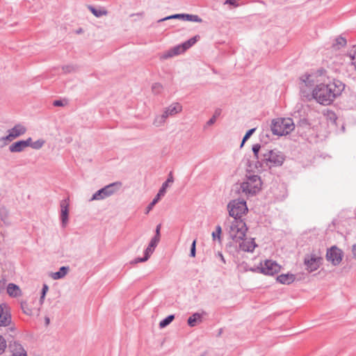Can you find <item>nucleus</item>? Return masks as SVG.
I'll list each match as a JSON object with an SVG mask.
<instances>
[{
    "label": "nucleus",
    "instance_id": "obj_10",
    "mask_svg": "<svg viewBox=\"0 0 356 356\" xmlns=\"http://www.w3.org/2000/svg\"><path fill=\"white\" fill-rule=\"evenodd\" d=\"M343 257V252L341 249L334 245L327 250L326 253V259L330 261L334 266L339 265Z\"/></svg>",
    "mask_w": 356,
    "mask_h": 356
},
{
    "label": "nucleus",
    "instance_id": "obj_18",
    "mask_svg": "<svg viewBox=\"0 0 356 356\" xmlns=\"http://www.w3.org/2000/svg\"><path fill=\"white\" fill-rule=\"evenodd\" d=\"M238 242L239 243V249L243 252H252L257 247L254 238H250L248 240L243 238Z\"/></svg>",
    "mask_w": 356,
    "mask_h": 356
},
{
    "label": "nucleus",
    "instance_id": "obj_35",
    "mask_svg": "<svg viewBox=\"0 0 356 356\" xmlns=\"http://www.w3.org/2000/svg\"><path fill=\"white\" fill-rule=\"evenodd\" d=\"M45 141L42 139L37 140L36 141L33 142V143L31 144V147L34 149H40V148L42 147Z\"/></svg>",
    "mask_w": 356,
    "mask_h": 356
},
{
    "label": "nucleus",
    "instance_id": "obj_4",
    "mask_svg": "<svg viewBox=\"0 0 356 356\" xmlns=\"http://www.w3.org/2000/svg\"><path fill=\"white\" fill-rule=\"evenodd\" d=\"M284 159L285 157L281 152L273 149L264 153L261 161H258V163L262 168H271L282 165Z\"/></svg>",
    "mask_w": 356,
    "mask_h": 356
},
{
    "label": "nucleus",
    "instance_id": "obj_40",
    "mask_svg": "<svg viewBox=\"0 0 356 356\" xmlns=\"http://www.w3.org/2000/svg\"><path fill=\"white\" fill-rule=\"evenodd\" d=\"M6 346L7 344L5 339L0 335V355L4 353Z\"/></svg>",
    "mask_w": 356,
    "mask_h": 356
},
{
    "label": "nucleus",
    "instance_id": "obj_17",
    "mask_svg": "<svg viewBox=\"0 0 356 356\" xmlns=\"http://www.w3.org/2000/svg\"><path fill=\"white\" fill-rule=\"evenodd\" d=\"M186 50L185 49V47L183 44H178L177 46L173 47L169 50L164 52L160 57L161 59H168L175 56L179 55L185 52Z\"/></svg>",
    "mask_w": 356,
    "mask_h": 356
},
{
    "label": "nucleus",
    "instance_id": "obj_37",
    "mask_svg": "<svg viewBox=\"0 0 356 356\" xmlns=\"http://www.w3.org/2000/svg\"><path fill=\"white\" fill-rule=\"evenodd\" d=\"M260 149H261V145L259 144H255L252 146V152L254 154V156L257 160L261 159L259 157V155Z\"/></svg>",
    "mask_w": 356,
    "mask_h": 356
},
{
    "label": "nucleus",
    "instance_id": "obj_8",
    "mask_svg": "<svg viewBox=\"0 0 356 356\" xmlns=\"http://www.w3.org/2000/svg\"><path fill=\"white\" fill-rule=\"evenodd\" d=\"M120 184L118 182L113 183L98 190L92 195V197L90 199V201L102 200L111 196L116 191L115 187Z\"/></svg>",
    "mask_w": 356,
    "mask_h": 356
},
{
    "label": "nucleus",
    "instance_id": "obj_2",
    "mask_svg": "<svg viewBox=\"0 0 356 356\" xmlns=\"http://www.w3.org/2000/svg\"><path fill=\"white\" fill-rule=\"evenodd\" d=\"M225 225L229 237L235 242L238 243L245 236L248 228L245 222L242 219L236 218L232 221L228 220Z\"/></svg>",
    "mask_w": 356,
    "mask_h": 356
},
{
    "label": "nucleus",
    "instance_id": "obj_11",
    "mask_svg": "<svg viewBox=\"0 0 356 356\" xmlns=\"http://www.w3.org/2000/svg\"><path fill=\"white\" fill-rule=\"evenodd\" d=\"M281 270V266L275 261L266 260L264 264H261V272L268 275H273L278 273Z\"/></svg>",
    "mask_w": 356,
    "mask_h": 356
},
{
    "label": "nucleus",
    "instance_id": "obj_24",
    "mask_svg": "<svg viewBox=\"0 0 356 356\" xmlns=\"http://www.w3.org/2000/svg\"><path fill=\"white\" fill-rule=\"evenodd\" d=\"M26 143H25L24 140H19L13 143L9 147V150L11 152H21L24 149V148H26Z\"/></svg>",
    "mask_w": 356,
    "mask_h": 356
},
{
    "label": "nucleus",
    "instance_id": "obj_54",
    "mask_svg": "<svg viewBox=\"0 0 356 356\" xmlns=\"http://www.w3.org/2000/svg\"><path fill=\"white\" fill-rule=\"evenodd\" d=\"M24 313L28 314V315H31V313L28 312V309H26V310H24Z\"/></svg>",
    "mask_w": 356,
    "mask_h": 356
},
{
    "label": "nucleus",
    "instance_id": "obj_50",
    "mask_svg": "<svg viewBox=\"0 0 356 356\" xmlns=\"http://www.w3.org/2000/svg\"><path fill=\"white\" fill-rule=\"evenodd\" d=\"M218 255H219V257H220V258L221 261H222L223 263H225V258H224L223 255H222L220 252H219V253H218Z\"/></svg>",
    "mask_w": 356,
    "mask_h": 356
},
{
    "label": "nucleus",
    "instance_id": "obj_12",
    "mask_svg": "<svg viewBox=\"0 0 356 356\" xmlns=\"http://www.w3.org/2000/svg\"><path fill=\"white\" fill-rule=\"evenodd\" d=\"M169 19H183L185 21L194 22H202V19L196 15L191 14H175L167 16L158 20V22H162Z\"/></svg>",
    "mask_w": 356,
    "mask_h": 356
},
{
    "label": "nucleus",
    "instance_id": "obj_47",
    "mask_svg": "<svg viewBox=\"0 0 356 356\" xmlns=\"http://www.w3.org/2000/svg\"><path fill=\"white\" fill-rule=\"evenodd\" d=\"M24 142H25V143H26V147H31V144L33 143L31 138H29L28 139L24 140Z\"/></svg>",
    "mask_w": 356,
    "mask_h": 356
},
{
    "label": "nucleus",
    "instance_id": "obj_31",
    "mask_svg": "<svg viewBox=\"0 0 356 356\" xmlns=\"http://www.w3.org/2000/svg\"><path fill=\"white\" fill-rule=\"evenodd\" d=\"M175 319V315H169L164 319L160 321L159 323V327L161 328H163L168 325L173 320Z\"/></svg>",
    "mask_w": 356,
    "mask_h": 356
},
{
    "label": "nucleus",
    "instance_id": "obj_23",
    "mask_svg": "<svg viewBox=\"0 0 356 356\" xmlns=\"http://www.w3.org/2000/svg\"><path fill=\"white\" fill-rule=\"evenodd\" d=\"M70 268L68 266H62L60 268L58 271L52 273L50 276L53 280H60L63 278L67 274Z\"/></svg>",
    "mask_w": 356,
    "mask_h": 356
},
{
    "label": "nucleus",
    "instance_id": "obj_45",
    "mask_svg": "<svg viewBox=\"0 0 356 356\" xmlns=\"http://www.w3.org/2000/svg\"><path fill=\"white\" fill-rule=\"evenodd\" d=\"M160 229H161V225H158L156 228L155 231V236L154 237H157V240L160 241Z\"/></svg>",
    "mask_w": 356,
    "mask_h": 356
},
{
    "label": "nucleus",
    "instance_id": "obj_36",
    "mask_svg": "<svg viewBox=\"0 0 356 356\" xmlns=\"http://www.w3.org/2000/svg\"><path fill=\"white\" fill-rule=\"evenodd\" d=\"M163 90V86L160 83H154L152 86V90L154 94H160Z\"/></svg>",
    "mask_w": 356,
    "mask_h": 356
},
{
    "label": "nucleus",
    "instance_id": "obj_43",
    "mask_svg": "<svg viewBox=\"0 0 356 356\" xmlns=\"http://www.w3.org/2000/svg\"><path fill=\"white\" fill-rule=\"evenodd\" d=\"M6 282L7 280L3 275L0 277V292L5 289Z\"/></svg>",
    "mask_w": 356,
    "mask_h": 356
},
{
    "label": "nucleus",
    "instance_id": "obj_22",
    "mask_svg": "<svg viewBox=\"0 0 356 356\" xmlns=\"http://www.w3.org/2000/svg\"><path fill=\"white\" fill-rule=\"evenodd\" d=\"M316 75L305 74L300 77V81L307 87H312L315 83Z\"/></svg>",
    "mask_w": 356,
    "mask_h": 356
},
{
    "label": "nucleus",
    "instance_id": "obj_6",
    "mask_svg": "<svg viewBox=\"0 0 356 356\" xmlns=\"http://www.w3.org/2000/svg\"><path fill=\"white\" fill-rule=\"evenodd\" d=\"M227 209L229 215L233 218V220H236V218L241 219L248 211V207L245 200L238 199L230 201L227 204Z\"/></svg>",
    "mask_w": 356,
    "mask_h": 356
},
{
    "label": "nucleus",
    "instance_id": "obj_39",
    "mask_svg": "<svg viewBox=\"0 0 356 356\" xmlns=\"http://www.w3.org/2000/svg\"><path fill=\"white\" fill-rule=\"evenodd\" d=\"M222 232L221 227L220 225H217L216 227V232L212 233L213 240H216V238L220 239V234Z\"/></svg>",
    "mask_w": 356,
    "mask_h": 356
},
{
    "label": "nucleus",
    "instance_id": "obj_52",
    "mask_svg": "<svg viewBox=\"0 0 356 356\" xmlns=\"http://www.w3.org/2000/svg\"><path fill=\"white\" fill-rule=\"evenodd\" d=\"M45 322H46V324H49V318L48 317L45 318Z\"/></svg>",
    "mask_w": 356,
    "mask_h": 356
},
{
    "label": "nucleus",
    "instance_id": "obj_53",
    "mask_svg": "<svg viewBox=\"0 0 356 356\" xmlns=\"http://www.w3.org/2000/svg\"><path fill=\"white\" fill-rule=\"evenodd\" d=\"M24 313L28 314V315H31V313L28 312V309H26V310H24Z\"/></svg>",
    "mask_w": 356,
    "mask_h": 356
},
{
    "label": "nucleus",
    "instance_id": "obj_21",
    "mask_svg": "<svg viewBox=\"0 0 356 356\" xmlns=\"http://www.w3.org/2000/svg\"><path fill=\"white\" fill-rule=\"evenodd\" d=\"M277 280L283 284H290L295 280V275L293 274H281L277 277Z\"/></svg>",
    "mask_w": 356,
    "mask_h": 356
},
{
    "label": "nucleus",
    "instance_id": "obj_41",
    "mask_svg": "<svg viewBox=\"0 0 356 356\" xmlns=\"http://www.w3.org/2000/svg\"><path fill=\"white\" fill-rule=\"evenodd\" d=\"M75 67L74 65H67L63 67V70L65 73H70L75 71Z\"/></svg>",
    "mask_w": 356,
    "mask_h": 356
},
{
    "label": "nucleus",
    "instance_id": "obj_26",
    "mask_svg": "<svg viewBox=\"0 0 356 356\" xmlns=\"http://www.w3.org/2000/svg\"><path fill=\"white\" fill-rule=\"evenodd\" d=\"M7 293L12 297H17L20 295L21 291L17 285L10 283L7 286Z\"/></svg>",
    "mask_w": 356,
    "mask_h": 356
},
{
    "label": "nucleus",
    "instance_id": "obj_13",
    "mask_svg": "<svg viewBox=\"0 0 356 356\" xmlns=\"http://www.w3.org/2000/svg\"><path fill=\"white\" fill-rule=\"evenodd\" d=\"M26 131V129L22 124H16L14 127L8 131V135L1 137V141H12L15 138L24 135Z\"/></svg>",
    "mask_w": 356,
    "mask_h": 356
},
{
    "label": "nucleus",
    "instance_id": "obj_32",
    "mask_svg": "<svg viewBox=\"0 0 356 356\" xmlns=\"http://www.w3.org/2000/svg\"><path fill=\"white\" fill-rule=\"evenodd\" d=\"M197 42V36L190 38L187 41L183 42V45L185 47V49L187 50L191 47Z\"/></svg>",
    "mask_w": 356,
    "mask_h": 356
},
{
    "label": "nucleus",
    "instance_id": "obj_28",
    "mask_svg": "<svg viewBox=\"0 0 356 356\" xmlns=\"http://www.w3.org/2000/svg\"><path fill=\"white\" fill-rule=\"evenodd\" d=\"M168 118L166 115H165L164 113H163L162 115H158L155 118L153 124L157 127H161L164 124L165 120Z\"/></svg>",
    "mask_w": 356,
    "mask_h": 356
},
{
    "label": "nucleus",
    "instance_id": "obj_33",
    "mask_svg": "<svg viewBox=\"0 0 356 356\" xmlns=\"http://www.w3.org/2000/svg\"><path fill=\"white\" fill-rule=\"evenodd\" d=\"M349 57L350 58L352 64L356 69V46H354L353 49L349 53Z\"/></svg>",
    "mask_w": 356,
    "mask_h": 356
},
{
    "label": "nucleus",
    "instance_id": "obj_25",
    "mask_svg": "<svg viewBox=\"0 0 356 356\" xmlns=\"http://www.w3.org/2000/svg\"><path fill=\"white\" fill-rule=\"evenodd\" d=\"M188 325L190 327H195L197 323L202 322V314L200 313H194L188 318Z\"/></svg>",
    "mask_w": 356,
    "mask_h": 356
},
{
    "label": "nucleus",
    "instance_id": "obj_34",
    "mask_svg": "<svg viewBox=\"0 0 356 356\" xmlns=\"http://www.w3.org/2000/svg\"><path fill=\"white\" fill-rule=\"evenodd\" d=\"M256 131V128H252L249 129L245 134V136L243 138L241 147H243L245 141L254 133Z\"/></svg>",
    "mask_w": 356,
    "mask_h": 356
},
{
    "label": "nucleus",
    "instance_id": "obj_1",
    "mask_svg": "<svg viewBox=\"0 0 356 356\" xmlns=\"http://www.w3.org/2000/svg\"><path fill=\"white\" fill-rule=\"evenodd\" d=\"M345 89V84L333 79L328 83H320L312 91V97L322 105H330Z\"/></svg>",
    "mask_w": 356,
    "mask_h": 356
},
{
    "label": "nucleus",
    "instance_id": "obj_46",
    "mask_svg": "<svg viewBox=\"0 0 356 356\" xmlns=\"http://www.w3.org/2000/svg\"><path fill=\"white\" fill-rule=\"evenodd\" d=\"M54 106H63L64 104L61 100H55L53 102Z\"/></svg>",
    "mask_w": 356,
    "mask_h": 356
},
{
    "label": "nucleus",
    "instance_id": "obj_30",
    "mask_svg": "<svg viewBox=\"0 0 356 356\" xmlns=\"http://www.w3.org/2000/svg\"><path fill=\"white\" fill-rule=\"evenodd\" d=\"M221 113L222 110L220 108H216L214 111L213 116L207 121L206 125L211 126L212 124H213L216 122L217 118H218L220 115Z\"/></svg>",
    "mask_w": 356,
    "mask_h": 356
},
{
    "label": "nucleus",
    "instance_id": "obj_7",
    "mask_svg": "<svg viewBox=\"0 0 356 356\" xmlns=\"http://www.w3.org/2000/svg\"><path fill=\"white\" fill-rule=\"evenodd\" d=\"M174 182V177L172 175V172H170L168 177L165 182L163 183L161 188L159 189L158 193L154 197L153 200L149 204V205L146 208L145 213L147 214L149 212L153 209L155 204L160 200L161 197L164 196L166 190L170 184Z\"/></svg>",
    "mask_w": 356,
    "mask_h": 356
},
{
    "label": "nucleus",
    "instance_id": "obj_16",
    "mask_svg": "<svg viewBox=\"0 0 356 356\" xmlns=\"http://www.w3.org/2000/svg\"><path fill=\"white\" fill-rule=\"evenodd\" d=\"M69 199H64L60 201V220L62 226L65 227L68 222V216H69Z\"/></svg>",
    "mask_w": 356,
    "mask_h": 356
},
{
    "label": "nucleus",
    "instance_id": "obj_42",
    "mask_svg": "<svg viewBox=\"0 0 356 356\" xmlns=\"http://www.w3.org/2000/svg\"><path fill=\"white\" fill-rule=\"evenodd\" d=\"M195 252H196V240H194L193 241L191 247L190 256L191 257H195Z\"/></svg>",
    "mask_w": 356,
    "mask_h": 356
},
{
    "label": "nucleus",
    "instance_id": "obj_29",
    "mask_svg": "<svg viewBox=\"0 0 356 356\" xmlns=\"http://www.w3.org/2000/svg\"><path fill=\"white\" fill-rule=\"evenodd\" d=\"M88 8L90 12L97 17H100L107 15V11L106 10L97 9L92 6H88Z\"/></svg>",
    "mask_w": 356,
    "mask_h": 356
},
{
    "label": "nucleus",
    "instance_id": "obj_27",
    "mask_svg": "<svg viewBox=\"0 0 356 356\" xmlns=\"http://www.w3.org/2000/svg\"><path fill=\"white\" fill-rule=\"evenodd\" d=\"M346 44V40L342 36H339L335 38L334 42L332 44V47L334 49H339L340 48L345 47Z\"/></svg>",
    "mask_w": 356,
    "mask_h": 356
},
{
    "label": "nucleus",
    "instance_id": "obj_20",
    "mask_svg": "<svg viewBox=\"0 0 356 356\" xmlns=\"http://www.w3.org/2000/svg\"><path fill=\"white\" fill-rule=\"evenodd\" d=\"M181 111L182 106L179 103H174L167 107L163 113L168 118L169 116H172L180 113Z\"/></svg>",
    "mask_w": 356,
    "mask_h": 356
},
{
    "label": "nucleus",
    "instance_id": "obj_3",
    "mask_svg": "<svg viewBox=\"0 0 356 356\" xmlns=\"http://www.w3.org/2000/svg\"><path fill=\"white\" fill-rule=\"evenodd\" d=\"M295 129V124L292 118H278L271 122L270 129L276 136H285L290 134Z\"/></svg>",
    "mask_w": 356,
    "mask_h": 356
},
{
    "label": "nucleus",
    "instance_id": "obj_48",
    "mask_svg": "<svg viewBox=\"0 0 356 356\" xmlns=\"http://www.w3.org/2000/svg\"><path fill=\"white\" fill-rule=\"evenodd\" d=\"M352 253L353 255V258L356 259V243L353 245Z\"/></svg>",
    "mask_w": 356,
    "mask_h": 356
},
{
    "label": "nucleus",
    "instance_id": "obj_51",
    "mask_svg": "<svg viewBox=\"0 0 356 356\" xmlns=\"http://www.w3.org/2000/svg\"><path fill=\"white\" fill-rule=\"evenodd\" d=\"M44 298H45V296H42V295H41L40 298V302L41 304L44 302Z\"/></svg>",
    "mask_w": 356,
    "mask_h": 356
},
{
    "label": "nucleus",
    "instance_id": "obj_5",
    "mask_svg": "<svg viewBox=\"0 0 356 356\" xmlns=\"http://www.w3.org/2000/svg\"><path fill=\"white\" fill-rule=\"evenodd\" d=\"M261 180L260 177L256 175H246L245 180L241 184V190L247 196L256 195L261 188Z\"/></svg>",
    "mask_w": 356,
    "mask_h": 356
},
{
    "label": "nucleus",
    "instance_id": "obj_49",
    "mask_svg": "<svg viewBox=\"0 0 356 356\" xmlns=\"http://www.w3.org/2000/svg\"><path fill=\"white\" fill-rule=\"evenodd\" d=\"M225 3H228L230 5L236 6V0H227L225 1Z\"/></svg>",
    "mask_w": 356,
    "mask_h": 356
},
{
    "label": "nucleus",
    "instance_id": "obj_15",
    "mask_svg": "<svg viewBox=\"0 0 356 356\" xmlns=\"http://www.w3.org/2000/svg\"><path fill=\"white\" fill-rule=\"evenodd\" d=\"M11 323V315L6 304L0 305V327H6Z\"/></svg>",
    "mask_w": 356,
    "mask_h": 356
},
{
    "label": "nucleus",
    "instance_id": "obj_44",
    "mask_svg": "<svg viewBox=\"0 0 356 356\" xmlns=\"http://www.w3.org/2000/svg\"><path fill=\"white\" fill-rule=\"evenodd\" d=\"M48 290H49L48 285L47 284H44L42 286L41 295H42V296H45Z\"/></svg>",
    "mask_w": 356,
    "mask_h": 356
},
{
    "label": "nucleus",
    "instance_id": "obj_38",
    "mask_svg": "<svg viewBox=\"0 0 356 356\" xmlns=\"http://www.w3.org/2000/svg\"><path fill=\"white\" fill-rule=\"evenodd\" d=\"M8 216V210L5 207H1L0 208V218L3 221L6 222Z\"/></svg>",
    "mask_w": 356,
    "mask_h": 356
},
{
    "label": "nucleus",
    "instance_id": "obj_9",
    "mask_svg": "<svg viewBox=\"0 0 356 356\" xmlns=\"http://www.w3.org/2000/svg\"><path fill=\"white\" fill-rule=\"evenodd\" d=\"M323 258L317 253L312 252L307 254L304 259V264L306 266V269L312 273L317 270L322 264Z\"/></svg>",
    "mask_w": 356,
    "mask_h": 356
},
{
    "label": "nucleus",
    "instance_id": "obj_14",
    "mask_svg": "<svg viewBox=\"0 0 356 356\" xmlns=\"http://www.w3.org/2000/svg\"><path fill=\"white\" fill-rule=\"evenodd\" d=\"M159 242V240H157V237H153L147 248L145 250L144 252V257H138L135 259V263L138 262H144L148 260L151 254L154 252L155 248L157 246L158 243Z\"/></svg>",
    "mask_w": 356,
    "mask_h": 356
},
{
    "label": "nucleus",
    "instance_id": "obj_19",
    "mask_svg": "<svg viewBox=\"0 0 356 356\" xmlns=\"http://www.w3.org/2000/svg\"><path fill=\"white\" fill-rule=\"evenodd\" d=\"M9 348L12 353L11 356H27L26 351L24 347L17 341L10 342Z\"/></svg>",
    "mask_w": 356,
    "mask_h": 356
}]
</instances>
